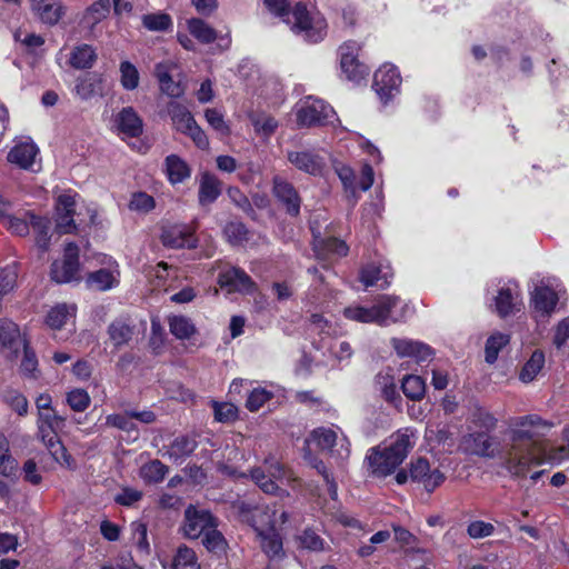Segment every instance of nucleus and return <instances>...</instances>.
Wrapping results in <instances>:
<instances>
[{
  "label": "nucleus",
  "mask_w": 569,
  "mask_h": 569,
  "mask_svg": "<svg viewBox=\"0 0 569 569\" xmlns=\"http://www.w3.org/2000/svg\"><path fill=\"white\" fill-rule=\"evenodd\" d=\"M261 550L269 558H280L284 555L282 538L276 527L257 533Z\"/></svg>",
  "instance_id": "nucleus-27"
},
{
  "label": "nucleus",
  "mask_w": 569,
  "mask_h": 569,
  "mask_svg": "<svg viewBox=\"0 0 569 569\" xmlns=\"http://www.w3.org/2000/svg\"><path fill=\"white\" fill-rule=\"evenodd\" d=\"M509 343V336L500 332L491 335L486 342V362L493 363L499 355V351Z\"/></svg>",
  "instance_id": "nucleus-47"
},
{
  "label": "nucleus",
  "mask_w": 569,
  "mask_h": 569,
  "mask_svg": "<svg viewBox=\"0 0 569 569\" xmlns=\"http://www.w3.org/2000/svg\"><path fill=\"white\" fill-rule=\"evenodd\" d=\"M107 333L112 346L120 349L130 343L136 333V327L129 319L118 318L108 326Z\"/></svg>",
  "instance_id": "nucleus-21"
},
{
  "label": "nucleus",
  "mask_w": 569,
  "mask_h": 569,
  "mask_svg": "<svg viewBox=\"0 0 569 569\" xmlns=\"http://www.w3.org/2000/svg\"><path fill=\"white\" fill-rule=\"evenodd\" d=\"M413 436L410 429H402L393 433L383 448H371L366 456L369 475L386 478L393 473L413 448Z\"/></svg>",
  "instance_id": "nucleus-1"
},
{
  "label": "nucleus",
  "mask_w": 569,
  "mask_h": 569,
  "mask_svg": "<svg viewBox=\"0 0 569 569\" xmlns=\"http://www.w3.org/2000/svg\"><path fill=\"white\" fill-rule=\"evenodd\" d=\"M202 545L208 551L216 555H222L227 551L228 543L222 532L218 530V523L202 536Z\"/></svg>",
  "instance_id": "nucleus-39"
},
{
  "label": "nucleus",
  "mask_w": 569,
  "mask_h": 569,
  "mask_svg": "<svg viewBox=\"0 0 569 569\" xmlns=\"http://www.w3.org/2000/svg\"><path fill=\"white\" fill-rule=\"evenodd\" d=\"M273 397V393L264 388H254L248 396L246 408L251 411H258L266 402Z\"/></svg>",
  "instance_id": "nucleus-56"
},
{
  "label": "nucleus",
  "mask_w": 569,
  "mask_h": 569,
  "mask_svg": "<svg viewBox=\"0 0 569 569\" xmlns=\"http://www.w3.org/2000/svg\"><path fill=\"white\" fill-rule=\"evenodd\" d=\"M251 123L256 132L267 137L271 136L278 127V121L273 117L264 113L251 116Z\"/></svg>",
  "instance_id": "nucleus-55"
},
{
  "label": "nucleus",
  "mask_w": 569,
  "mask_h": 569,
  "mask_svg": "<svg viewBox=\"0 0 569 569\" xmlns=\"http://www.w3.org/2000/svg\"><path fill=\"white\" fill-rule=\"evenodd\" d=\"M272 191L278 201L284 206L287 213L293 217L300 213L301 198L292 183L277 176L273 178Z\"/></svg>",
  "instance_id": "nucleus-13"
},
{
  "label": "nucleus",
  "mask_w": 569,
  "mask_h": 569,
  "mask_svg": "<svg viewBox=\"0 0 569 569\" xmlns=\"http://www.w3.org/2000/svg\"><path fill=\"white\" fill-rule=\"evenodd\" d=\"M236 508L240 520L251 526L256 535L276 527V516L278 513L276 506L240 501Z\"/></svg>",
  "instance_id": "nucleus-7"
},
{
  "label": "nucleus",
  "mask_w": 569,
  "mask_h": 569,
  "mask_svg": "<svg viewBox=\"0 0 569 569\" xmlns=\"http://www.w3.org/2000/svg\"><path fill=\"white\" fill-rule=\"evenodd\" d=\"M194 551L182 545L177 549L171 569H199Z\"/></svg>",
  "instance_id": "nucleus-45"
},
{
  "label": "nucleus",
  "mask_w": 569,
  "mask_h": 569,
  "mask_svg": "<svg viewBox=\"0 0 569 569\" xmlns=\"http://www.w3.org/2000/svg\"><path fill=\"white\" fill-rule=\"evenodd\" d=\"M264 468L267 469V472L270 475V477L274 480V482L278 485V482L283 483L286 480L287 482L293 481L295 478L292 477L291 472L287 470L278 460L274 458H269L264 460Z\"/></svg>",
  "instance_id": "nucleus-53"
},
{
  "label": "nucleus",
  "mask_w": 569,
  "mask_h": 569,
  "mask_svg": "<svg viewBox=\"0 0 569 569\" xmlns=\"http://www.w3.org/2000/svg\"><path fill=\"white\" fill-rule=\"evenodd\" d=\"M192 233V230L186 224H169L162 227L160 238L162 244L168 248H194L196 240L193 239Z\"/></svg>",
  "instance_id": "nucleus-15"
},
{
  "label": "nucleus",
  "mask_w": 569,
  "mask_h": 569,
  "mask_svg": "<svg viewBox=\"0 0 569 569\" xmlns=\"http://www.w3.org/2000/svg\"><path fill=\"white\" fill-rule=\"evenodd\" d=\"M204 117L208 123L218 132L229 134L230 129L223 120V116L216 109H207Z\"/></svg>",
  "instance_id": "nucleus-64"
},
{
  "label": "nucleus",
  "mask_w": 569,
  "mask_h": 569,
  "mask_svg": "<svg viewBox=\"0 0 569 569\" xmlns=\"http://www.w3.org/2000/svg\"><path fill=\"white\" fill-rule=\"evenodd\" d=\"M102 77L97 72L87 73L77 80L74 91L82 100H89L102 93Z\"/></svg>",
  "instance_id": "nucleus-26"
},
{
  "label": "nucleus",
  "mask_w": 569,
  "mask_h": 569,
  "mask_svg": "<svg viewBox=\"0 0 569 569\" xmlns=\"http://www.w3.org/2000/svg\"><path fill=\"white\" fill-rule=\"evenodd\" d=\"M63 423L64 418L57 415L56 411H41V413H38L37 419V435L58 463L71 468L73 466L72 457L67 452L66 447L58 437V430Z\"/></svg>",
  "instance_id": "nucleus-3"
},
{
  "label": "nucleus",
  "mask_w": 569,
  "mask_h": 569,
  "mask_svg": "<svg viewBox=\"0 0 569 569\" xmlns=\"http://www.w3.org/2000/svg\"><path fill=\"white\" fill-rule=\"evenodd\" d=\"M88 288L96 291H106L118 286V274L108 269H99L88 274Z\"/></svg>",
  "instance_id": "nucleus-28"
},
{
  "label": "nucleus",
  "mask_w": 569,
  "mask_h": 569,
  "mask_svg": "<svg viewBox=\"0 0 569 569\" xmlns=\"http://www.w3.org/2000/svg\"><path fill=\"white\" fill-rule=\"evenodd\" d=\"M97 60L94 49L89 44L74 47L70 52L69 63L74 69H89Z\"/></svg>",
  "instance_id": "nucleus-30"
},
{
  "label": "nucleus",
  "mask_w": 569,
  "mask_h": 569,
  "mask_svg": "<svg viewBox=\"0 0 569 569\" xmlns=\"http://www.w3.org/2000/svg\"><path fill=\"white\" fill-rule=\"evenodd\" d=\"M170 332L177 339H189L196 333V327L186 316H171L168 319Z\"/></svg>",
  "instance_id": "nucleus-37"
},
{
  "label": "nucleus",
  "mask_w": 569,
  "mask_h": 569,
  "mask_svg": "<svg viewBox=\"0 0 569 569\" xmlns=\"http://www.w3.org/2000/svg\"><path fill=\"white\" fill-rule=\"evenodd\" d=\"M299 546L319 552L325 550V540L312 529L307 528L298 536Z\"/></svg>",
  "instance_id": "nucleus-48"
},
{
  "label": "nucleus",
  "mask_w": 569,
  "mask_h": 569,
  "mask_svg": "<svg viewBox=\"0 0 569 569\" xmlns=\"http://www.w3.org/2000/svg\"><path fill=\"white\" fill-rule=\"evenodd\" d=\"M17 468L18 462L10 452L9 440L3 433H0V473L10 477L14 475Z\"/></svg>",
  "instance_id": "nucleus-40"
},
{
  "label": "nucleus",
  "mask_w": 569,
  "mask_h": 569,
  "mask_svg": "<svg viewBox=\"0 0 569 569\" xmlns=\"http://www.w3.org/2000/svg\"><path fill=\"white\" fill-rule=\"evenodd\" d=\"M340 64L342 72L352 81H359L369 73L368 68L360 63L355 54L349 52L341 54Z\"/></svg>",
  "instance_id": "nucleus-33"
},
{
  "label": "nucleus",
  "mask_w": 569,
  "mask_h": 569,
  "mask_svg": "<svg viewBox=\"0 0 569 569\" xmlns=\"http://www.w3.org/2000/svg\"><path fill=\"white\" fill-rule=\"evenodd\" d=\"M335 114L333 109L320 99L307 98L297 109L300 127L323 126Z\"/></svg>",
  "instance_id": "nucleus-9"
},
{
  "label": "nucleus",
  "mask_w": 569,
  "mask_h": 569,
  "mask_svg": "<svg viewBox=\"0 0 569 569\" xmlns=\"http://www.w3.org/2000/svg\"><path fill=\"white\" fill-rule=\"evenodd\" d=\"M493 531V525L480 520L472 521L467 529L468 535L473 539L489 537Z\"/></svg>",
  "instance_id": "nucleus-63"
},
{
  "label": "nucleus",
  "mask_w": 569,
  "mask_h": 569,
  "mask_svg": "<svg viewBox=\"0 0 569 569\" xmlns=\"http://www.w3.org/2000/svg\"><path fill=\"white\" fill-rule=\"evenodd\" d=\"M6 399L11 409L14 410L19 416H26L28 413L29 403L23 395L17 391H10L6 396Z\"/></svg>",
  "instance_id": "nucleus-62"
},
{
  "label": "nucleus",
  "mask_w": 569,
  "mask_h": 569,
  "mask_svg": "<svg viewBox=\"0 0 569 569\" xmlns=\"http://www.w3.org/2000/svg\"><path fill=\"white\" fill-rule=\"evenodd\" d=\"M390 343L399 357L415 358L418 362L431 356V348L422 342L411 339L392 338Z\"/></svg>",
  "instance_id": "nucleus-19"
},
{
  "label": "nucleus",
  "mask_w": 569,
  "mask_h": 569,
  "mask_svg": "<svg viewBox=\"0 0 569 569\" xmlns=\"http://www.w3.org/2000/svg\"><path fill=\"white\" fill-rule=\"evenodd\" d=\"M287 157L297 169L310 174L320 173L323 167L322 159L309 151H289Z\"/></svg>",
  "instance_id": "nucleus-23"
},
{
  "label": "nucleus",
  "mask_w": 569,
  "mask_h": 569,
  "mask_svg": "<svg viewBox=\"0 0 569 569\" xmlns=\"http://www.w3.org/2000/svg\"><path fill=\"white\" fill-rule=\"evenodd\" d=\"M398 303L399 297L385 295L369 308L362 306H350L343 310V315L349 320L385 326L388 320L391 319V311L398 306Z\"/></svg>",
  "instance_id": "nucleus-5"
},
{
  "label": "nucleus",
  "mask_w": 569,
  "mask_h": 569,
  "mask_svg": "<svg viewBox=\"0 0 569 569\" xmlns=\"http://www.w3.org/2000/svg\"><path fill=\"white\" fill-rule=\"evenodd\" d=\"M227 239L232 244H239L247 240V228L241 222L231 221L226 224L223 230Z\"/></svg>",
  "instance_id": "nucleus-59"
},
{
  "label": "nucleus",
  "mask_w": 569,
  "mask_h": 569,
  "mask_svg": "<svg viewBox=\"0 0 569 569\" xmlns=\"http://www.w3.org/2000/svg\"><path fill=\"white\" fill-rule=\"evenodd\" d=\"M545 365V355L541 351H535L530 359L523 365L520 373L519 379L525 382L529 383L538 376V373L541 371Z\"/></svg>",
  "instance_id": "nucleus-41"
},
{
  "label": "nucleus",
  "mask_w": 569,
  "mask_h": 569,
  "mask_svg": "<svg viewBox=\"0 0 569 569\" xmlns=\"http://www.w3.org/2000/svg\"><path fill=\"white\" fill-rule=\"evenodd\" d=\"M217 522L218 519L210 511L189 505L184 510L183 536L188 539H198Z\"/></svg>",
  "instance_id": "nucleus-10"
},
{
  "label": "nucleus",
  "mask_w": 569,
  "mask_h": 569,
  "mask_svg": "<svg viewBox=\"0 0 569 569\" xmlns=\"http://www.w3.org/2000/svg\"><path fill=\"white\" fill-rule=\"evenodd\" d=\"M120 81L124 89L133 90L139 86V71L131 62L120 63Z\"/></svg>",
  "instance_id": "nucleus-54"
},
{
  "label": "nucleus",
  "mask_w": 569,
  "mask_h": 569,
  "mask_svg": "<svg viewBox=\"0 0 569 569\" xmlns=\"http://www.w3.org/2000/svg\"><path fill=\"white\" fill-rule=\"evenodd\" d=\"M230 200L239 207L243 212H246L250 217H254L256 212L247 198L238 188L231 187L227 191Z\"/></svg>",
  "instance_id": "nucleus-61"
},
{
  "label": "nucleus",
  "mask_w": 569,
  "mask_h": 569,
  "mask_svg": "<svg viewBox=\"0 0 569 569\" xmlns=\"http://www.w3.org/2000/svg\"><path fill=\"white\" fill-rule=\"evenodd\" d=\"M30 228L34 232L36 246L42 251L47 252L50 248L51 234L49 233L51 222L48 218L37 216L32 211H28Z\"/></svg>",
  "instance_id": "nucleus-25"
},
{
  "label": "nucleus",
  "mask_w": 569,
  "mask_h": 569,
  "mask_svg": "<svg viewBox=\"0 0 569 569\" xmlns=\"http://www.w3.org/2000/svg\"><path fill=\"white\" fill-rule=\"evenodd\" d=\"M303 458L311 468L316 469L323 477V479L329 486L330 496L332 498H336L337 485L331 478L329 471L327 470L325 462L318 456L313 455L309 448L305 451Z\"/></svg>",
  "instance_id": "nucleus-43"
},
{
  "label": "nucleus",
  "mask_w": 569,
  "mask_h": 569,
  "mask_svg": "<svg viewBox=\"0 0 569 569\" xmlns=\"http://www.w3.org/2000/svg\"><path fill=\"white\" fill-rule=\"evenodd\" d=\"M32 11L46 24L54 26L66 13V8L57 0H30Z\"/></svg>",
  "instance_id": "nucleus-20"
},
{
  "label": "nucleus",
  "mask_w": 569,
  "mask_h": 569,
  "mask_svg": "<svg viewBox=\"0 0 569 569\" xmlns=\"http://www.w3.org/2000/svg\"><path fill=\"white\" fill-rule=\"evenodd\" d=\"M19 327L8 319H0V345L11 348L20 338Z\"/></svg>",
  "instance_id": "nucleus-52"
},
{
  "label": "nucleus",
  "mask_w": 569,
  "mask_h": 569,
  "mask_svg": "<svg viewBox=\"0 0 569 569\" xmlns=\"http://www.w3.org/2000/svg\"><path fill=\"white\" fill-rule=\"evenodd\" d=\"M76 199L71 194H61L57 201V231L62 234L71 233L76 230L74 213Z\"/></svg>",
  "instance_id": "nucleus-16"
},
{
  "label": "nucleus",
  "mask_w": 569,
  "mask_h": 569,
  "mask_svg": "<svg viewBox=\"0 0 569 569\" xmlns=\"http://www.w3.org/2000/svg\"><path fill=\"white\" fill-rule=\"evenodd\" d=\"M197 448V441L188 436L177 437L168 447L166 455L173 461L189 457Z\"/></svg>",
  "instance_id": "nucleus-29"
},
{
  "label": "nucleus",
  "mask_w": 569,
  "mask_h": 569,
  "mask_svg": "<svg viewBox=\"0 0 569 569\" xmlns=\"http://www.w3.org/2000/svg\"><path fill=\"white\" fill-rule=\"evenodd\" d=\"M156 206L154 199L146 192H137L132 194L129 208L133 211L147 213Z\"/></svg>",
  "instance_id": "nucleus-58"
},
{
  "label": "nucleus",
  "mask_w": 569,
  "mask_h": 569,
  "mask_svg": "<svg viewBox=\"0 0 569 569\" xmlns=\"http://www.w3.org/2000/svg\"><path fill=\"white\" fill-rule=\"evenodd\" d=\"M169 468L160 460H151L140 468L141 478L148 483H158L162 481L168 473Z\"/></svg>",
  "instance_id": "nucleus-42"
},
{
  "label": "nucleus",
  "mask_w": 569,
  "mask_h": 569,
  "mask_svg": "<svg viewBox=\"0 0 569 569\" xmlns=\"http://www.w3.org/2000/svg\"><path fill=\"white\" fill-rule=\"evenodd\" d=\"M510 289H501L496 297V310L500 317H507L515 312L517 302Z\"/></svg>",
  "instance_id": "nucleus-49"
},
{
  "label": "nucleus",
  "mask_w": 569,
  "mask_h": 569,
  "mask_svg": "<svg viewBox=\"0 0 569 569\" xmlns=\"http://www.w3.org/2000/svg\"><path fill=\"white\" fill-rule=\"evenodd\" d=\"M142 24L150 31H166L172 26V20L167 13H150L142 17Z\"/></svg>",
  "instance_id": "nucleus-51"
},
{
  "label": "nucleus",
  "mask_w": 569,
  "mask_h": 569,
  "mask_svg": "<svg viewBox=\"0 0 569 569\" xmlns=\"http://www.w3.org/2000/svg\"><path fill=\"white\" fill-rule=\"evenodd\" d=\"M501 459L503 467L513 477H525L530 466L539 463L532 436L525 430H513L511 443L506 446Z\"/></svg>",
  "instance_id": "nucleus-2"
},
{
  "label": "nucleus",
  "mask_w": 569,
  "mask_h": 569,
  "mask_svg": "<svg viewBox=\"0 0 569 569\" xmlns=\"http://www.w3.org/2000/svg\"><path fill=\"white\" fill-rule=\"evenodd\" d=\"M251 479L259 486V488L266 493H277L279 485L267 472V469L259 467L251 470Z\"/></svg>",
  "instance_id": "nucleus-50"
},
{
  "label": "nucleus",
  "mask_w": 569,
  "mask_h": 569,
  "mask_svg": "<svg viewBox=\"0 0 569 569\" xmlns=\"http://www.w3.org/2000/svg\"><path fill=\"white\" fill-rule=\"evenodd\" d=\"M76 308L68 305H58L52 308L47 316V323L52 329H61L67 320L73 317Z\"/></svg>",
  "instance_id": "nucleus-44"
},
{
  "label": "nucleus",
  "mask_w": 569,
  "mask_h": 569,
  "mask_svg": "<svg viewBox=\"0 0 569 569\" xmlns=\"http://www.w3.org/2000/svg\"><path fill=\"white\" fill-rule=\"evenodd\" d=\"M306 442L315 443L318 449L328 451L339 460L350 456V442L339 427H318L309 433Z\"/></svg>",
  "instance_id": "nucleus-6"
},
{
  "label": "nucleus",
  "mask_w": 569,
  "mask_h": 569,
  "mask_svg": "<svg viewBox=\"0 0 569 569\" xmlns=\"http://www.w3.org/2000/svg\"><path fill=\"white\" fill-rule=\"evenodd\" d=\"M166 172L171 183H180L190 177L189 166L176 154L166 158Z\"/></svg>",
  "instance_id": "nucleus-32"
},
{
  "label": "nucleus",
  "mask_w": 569,
  "mask_h": 569,
  "mask_svg": "<svg viewBox=\"0 0 569 569\" xmlns=\"http://www.w3.org/2000/svg\"><path fill=\"white\" fill-rule=\"evenodd\" d=\"M402 391L411 400H420L426 392V383L419 376L409 375L402 379Z\"/></svg>",
  "instance_id": "nucleus-46"
},
{
  "label": "nucleus",
  "mask_w": 569,
  "mask_h": 569,
  "mask_svg": "<svg viewBox=\"0 0 569 569\" xmlns=\"http://www.w3.org/2000/svg\"><path fill=\"white\" fill-rule=\"evenodd\" d=\"M116 121L120 132L128 137H138L142 133V119L132 107L123 108L118 113Z\"/></svg>",
  "instance_id": "nucleus-24"
},
{
  "label": "nucleus",
  "mask_w": 569,
  "mask_h": 569,
  "mask_svg": "<svg viewBox=\"0 0 569 569\" xmlns=\"http://www.w3.org/2000/svg\"><path fill=\"white\" fill-rule=\"evenodd\" d=\"M409 477L412 481L421 482L429 492L433 491L445 480L443 473L438 469L431 471L428 460L421 457L410 463L409 473L405 469L399 470L396 475V481L403 485Z\"/></svg>",
  "instance_id": "nucleus-8"
},
{
  "label": "nucleus",
  "mask_w": 569,
  "mask_h": 569,
  "mask_svg": "<svg viewBox=\"0 0 569 569\" xmlns=\"http://www.w3.org/2000/svg\"><path fill=\"white\" fill-rule=\"evenodd\" d=\"M218 283L228 292L250 293L256 289L253 280L240 268L231 267L220 272Z\"/></svg>",
  "instance_id": "nucleus-14"
},
{
  "label": "nucleus",
  "mask_w": 569,
  "mask_h": 569,
  "mask_svg": "<svg viewBox=\"0 0 569 569\" xmlns=\"http://www.w3.org/2000/svg\"><path fill=\"white\" fill-rule=\"evenodd\" d=\"M79 271V249L73 242L64 248L63 259L54 261L51 266V278L58 283H66L77 279Z\"/></svg>",
  "instance_id": "nucleus-11"
},
{
  "label": "nucleus",
  "mask_w": 569,
  "mask_h": 569,
  "mask_svg": "<svg viewBox=\"0 0 569 569\" xmlns=\"http://www.w3.org/2000/svg\"><path fill=\"white\" fill-rule=\"evenodd\" d=\"M286 22L291 26L296 34L309 42H319L326 36V19L317 11H309L301 2H297L291 8V16L286 19Z\"/></svg>",
  "instance_id": "nucleus-4"
},
{
  "label": "nucleus",
  "mask_w": 569,
  "mask_h": 569,
  "mask_svg": "<svg viewBox=\"0 0 569 569\" xmlns=\"http://www.w3.org/2000/svg\"><path fill=\"white\" fill-rule=\"evenodd\" d=\"M188 30L202 43H212L217 39L216 30L199 18L188 20Z\"/></svg>",
  "instance_id": "nucleus-38"
},
{
  "label": "nucleus",
  "mask_w": 569,
  "mask_h": 569,
  "mask_svg": "<svg viewBox=\"0 0 569 569\" xmlns=\"http://www.w3.org/2000/svg\"><path fill=\"white\" fill-rule=\"evenodd\" d=\"M67 403L77 412L84 411L90 405V397L83 389H74L67 395Z\"/></svg>",
  "instance_id": "nucleus-57"
},
{
  "label": "nucleus",
  "mask_w": 569,
  "mask_h": 569,
  "mask_svg": "<svg viewBox=\"0 0 569 569\" xmlns=\"http://www.w3.org/2000/svg\"><path fill=\"white\" fill-rule=\"evenodd\" d=\"M400 82L397 68L392 64H383L375 72L372 88L382 100H388Z\"/></svg>",
  "instance_id": "nucleus-12"
},
{
  "label": "nucleus",
  "mask_w": 569,
  "mask_h": 569,
  "mask_svg": "<svg viewBox=\"0 0 569 569\" xmlns=\"http://www.w3.org/2000/svg\"><path fill=\"white\" fill-rule=\"evenodd\" d=\"M0 222L12 234L19 237H27L30 232V221L28 217V211H26L21 217L2 213L0 216Z\"/></svg>",
  "instance_id": "nucleus-34"
},
{
  "label": "nucleus",
  "mask_w": 569,
  "mask_h": 569,
  "mask_svg": "<svg viewBox=\"0 0 569 569\" xmlns=\"http://www.w3.org/2000/svg\"><path fill=\"white\" fill-rule=\"evenodd\" d=\"M222 183L213 174L204 172L199 181L198 200L201 207L213 203L221 194Z\"/></svg>",
  "instance_id": "nucleus-22"
},
{
  "label": "nucleus",
  "mask_w": 569,
  "mask_h": 569,
  "mask_svg": "<svg viewBox=\"0 0 569 569\" xmlns=\"http://www.w3.org/2000/svg\"><path fill=\"white\" fill-rule=\"evenodd\" d=\"M316 248L320 247L325 252L345 257L348 253L347 244L337 238H328L316 242Z\"/></svg>",
  "instance_id": "nucleus-60"
},
{
  "label": "nucleus",
  "mask_w": 569,
  "mask_h": 569,
  "mask_svg": "<svg viewBox=\"0 0 569 569\" xmlns=\"http://www.w3.org/2000/svg\"><path fill=\"white\" fill-rule=\"evenodd\" d=\"M532 301L536 310L543 313H550L553 310L558 298L552 289L548 287H539L536 288L533 292Z\"/></svg>",
  "instance_id": "nucleus-36"
},
{
  "label": "nucleus",
  "mask_w": 569,
  "mask_h": 569,
  "mask_svg": "<svg viewBox=\"0 0 569 569\" xmlns=\"http://www.w3.org/2000/svg\"><path fill=\"white\" fill-rule=\"evenodd\" d=\"M38 152L33 142H20L9 151L7 159L23 170H34Z\"/></svg>",
  "instance_id": "nucleus-18"
},
{
  "label": "nucleus",
  "mask_w": 569,
  "mask_h": 569,
  "mask_svg": "<svg viewBox=\"0 0 569 569\" xmlns=\"http://www.w3.org/2000/svg\"><path fill=\"white\" fill-rule=\"evenodd\" d=\"M168 112L176 129L182 133H186L196 123L190 111L178 102H170Z\"/></svg>",
  "instance_id": "nucleus-31"
},
{
  "label": "nucleus",
  "mask_w": 569,
  "mask_h": 569,
  "mask_svg": "<svg viewBox=\"0 0 569 569\" xmlns=\"http://www.w3.org/2000/svg\"><path fill=\"white\" fill-rule=\"evenodd\" d=\"M110 12L109 0H98L87 8L82 21L90 29H93L99 22L108 17Z\"/></svg>",
  "instance_id": "nucleus-35"
},
{
  "label": "nucleus",
  "mask_w": 569,
  "mask_h": 569,
  "mask_svg": "<svg viewBox=\"0 0 569 569\" xmlns=\"http://www.w3.org/2000/svg\"><path fill=\"white\" fill-rule=\"evenodd\" d=\"M461 446L470 455L485 458H493L496 456L492 438L485 432L467 435L463 437Z\"/></svg>",
  "instance_id": "nucleus-17"
}]
</instances>
